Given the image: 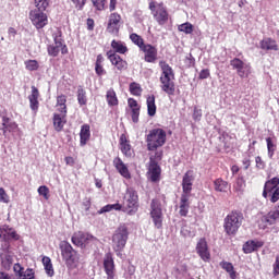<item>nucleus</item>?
<instances>
[{
  "label": "nucleus",
  "mask_w": 279,
  "mask_h": 279,
  "mask_svg": "<svg viewBox=\"0 0 279 279\" xmlns=\"http://www.w3.org/2000/svg\"><path fill=\"white\" fill-rule=\"evenodd\" d=\"M60 250L61 256L65 262L68 269H77V267L82 265V255H80V253H77V251H75L73 246L69 244V242H61Z\"/></svg>",
  "instance_id": "1"
},
{
  "label": "nucleus",
  "mask_w": 279,
  "mask_h": 279,
  "mask_svg": "<svg viewBox=\"0 0 279 279\" xmlns=\"http://www.w3.org/2000/svg\"><path fill=\"white\" fill-rule=\"evenodd\" d=\"M159 66L162 71L160 76L161 88L165 90V93H168V95H173V92L175 90V85L173 84L175 75L173 74V69H171L169 63L165 61H160Z\"/></svg>",
  "instance_id": "2"
},
{
  "label": "nucleus",
  "mask_w": 279,
  "mask_h": 279,
  "mask_svg": "<svg viewBox=\"0 0 279 279\" xmlns=\"http://www.w3.org/2000/svg\"><path fill=\"white\" fill-rule=\"evenodd\" d=\"M146 142L148 151H156L158 147H162L167 143V132L162 129H153L149 131Z\"/></svg>",
  "instance_id": "3"
},
{
  "label": "nucleus",
  "mask_w": 279,
  "mask_h": 279,
  "mask_svg": "<svg viewBox=\"0 0 279 279\" xmlns=\"http://www.w3.org/2000/svg\"><path fill=\"white\" fill-rule=\"evenodd\" d=\"M128 227L125 225L120 226L112 235V247L118 256H121V252H123L125 244L128 243Z\"/></svg>",
  "instance_id": "4"
},
{
  "label": "nucleus",
  "mask_w": 279,
  "mask_h": 279,
  "mask_svg": "<svg viewBox=\"0 0 279 279\" xmlns=\"http://www.w3.org/2000/svg\"><path fill=\"white\" fill-rule=\"evenodd\" d=\"M124 213L128 215H136L138 210V193L133 187H128L124 194Z\"/></svg>",
  "instance_id": "5"
},
{
  "label": "nucleus",
  "mask_w": 279,
  "mask_h": 279,
  "mask_svg": "<svg viewBox=\"0 0 279 279\" xmlns=\"http://www.w3.org/2000/svg\"><path fill=\"white\" fill-rule=\"evenodd\" d=\"M263 197L267 199L270 197L271 204H276L279 201V178L275 177L271 180L266 181L263 191Z\"/></svg>",
  "instance_id": "6"
},
{
  "label": "nucleus",
  "mask_w": 279,
  "mask_h": 279,
  "mask_svg": "<svg viewBox=\"0 0 279 279\" xmlns=\"http://www.w3.org/2000/svg\"><path fill=\"white\" fill-rule=\"evenodd\" d=\"M243 223V216L239 213H231L225 219V231L227 234H236L241 225Z\"/></svg>",
  "instance_id": "7"
},
{
  "label": "nucleus",
  "mask_w": 279,
  "mask_h": 279,
  "mask_svg": "<svg viewBox=\"0 0 279 279\" xmlns=\"http://www.w3.org/2000/svg\"><path fill=\"white\" fill-rule=\"evenodd\" d=\"M279 219V203L272 210H270L268 214L262 216V218L258 220V228L259 230H267L269 226H276Z\"/></svg>",
  "instance_id": "8"
},
{
  "label": "nucleus",
  "mask_w": 279,
  "mask_h": 279,
  "mask_svg": "<svg viewBox=\"0 0 279 279\" xmlns=\"http://www.w3.org/2000/svg\"><path fill=\"white\" fill-rule=\"evenodd\" d=\"M150 217L155 228H162V205L158 198H154L150 203Z\"/></svg>",
  "instance_id": "9"
},
{
  "label": "nucleus",
  "mask_w": 279,
  "mask_h": 279,
  "mask_svg": "<svg viewBox=\"0 0 279 279\" xmlns=\"http://www.w3.org/2000/svg\"><path fill=\"white\" fill-rule=\"evenodd\" d=\"M230 65L232 66V69L234 71H236V74L239 75V77H241L242 80H244L245 77H250L251 73H252V65H250V63H245L243 62L241 59L239 58H234L230 61Z\"/></svg>",
  "instance_id": "10"
},
{
  "label": "nucleus",
  "mask_w": 279,
  "mask_h": 279,
  "mask_svg": "<svg viewBox=\"0 0 279 279\" xmlns=\"http://www.w3.org/2000/svg\"><path fill=\"white\" fill-rule=\"evenodd\" d=\"M149 10L153 12V16L159 25H165L169 21V13H167V9L162 4L156 5V2H150Z\"/></svg>",
  "instance_id": "11"
},
{
  "label": "nucleus",
  "mask_w": 279,
  "mask_h": 279,
  "mask_svg": "<svg viewBox=\"0 0 279 279\" xmlns=\"http://www.w3.org/2000/svg\"><path fill=\"white\" fill-rule=\"evenodd\" d=\"M0 117L2 119V131L4 135L8 134V132H16L19 124L9 118L5 107H0Z\"/></svg>",
  "instance_id": "12"
},
{
  "label": "nucleus",
  "mask_w": 279,
  "mask_h": 279,
  "mask_svg": "<svg viewBox=\"0 0 279 279\" xmlns=\"http://www.w3.org/2000/svg\"><path fill=\"white\" fill-rule=\"evenodd\" d=\"M29 20L37 29H43V27H45L47 23H49L47 14H45L44 11L36 9L29 12Z\"/></svg>",
  "instance_id": "13"
},
{
  "label": "nucleus",
  "mask_w": 279,
  "mask_h": 279,
  "mask_svg": "<svg viewBox=\"0 0 279 279\" xmlns=\"http://www.w3.org/2000/svg\"><path fill=\"white\" fill-rule=\"evenodd\" d=\"M193 182H195V175L192 170L185 172L182 179V194L183 197H191V191H193Z\"/></svg>",
  "instance_id": "14"
},
{
  "label": "nucleus",
  "mask_w": 279,
  "mask_h": 279,
  "mask_svg": "<svg viewBox=\"0 0 279 279\" xmlns=\"http://www.w3.org/2000/svg\"><path fill=\"white\" fill-rule=\"evenodd\" d=\"M90 241H95V236L82 231L75 232L72 235V243L77 247H86Z\"/></svg>",
  "instance_id": "15"
},
{
  "label": "nucleus",
  "mask_w": 279,
  "mask_h": 279,
  "mask_svg": "<svg viewBox=\"0 0 279 279\" xmlns=\"http://www.w3.org/2000/svg\"><path fill=\"white\" fill-rule=\"evenodd\" d=\"M66 125V107H62L59 112L53 114V128L56 132H62Z\"/></svg>",
  "instance_id": "16"
},
{
  "label": "nucleus",
  "mask_w": 279,
  "mask_h": 279,
  "mask_svg": "<svg viewBox=\"0 0 279 279\" xmlns=\"http://www.w3.org/2000/svg\"><path fill=\"white\" fill-rule=\"evenodd\" d=\"M196 253L204 263H208V260H210V251L208 250V242L205 238L198 240L196 244Z\"/></svg>",
  "instance_id": "17"
},
{
  "label": "nucleus",
  "mask_w": 279,
  "mask_h": 279,
  "mask_svg": "<svg viewBox=\"0 0 279 279\" xmlns=\"http://www.w3.org/2000/svg\"><path fill=\"white\" fill-rule=\"evenodd\" d=\"M13 271L17 279H36L34 269L28 268L25 270V268L23 266H21V264H19V263L14 264Z\"/></svg>",
  "instance_id": "18"
},
{
  "label": "nucleus",
  "mask_w": 279,
  "mask_h": 279,
  "mask_svg": "<svg viewBox=\"0 0 279 279\" xmlns=\"http://www.w3.org/2000/svg\"><path fill=\"white\" fill-rule=\"evenodd\" d=\"M104 270L107 279H114L117 269L114 268V258H112V254L110 253L106 254L104 257Z\"/></svg>",
  "instance_id": "19"
},
{
  "label": "nucleus",
  "mask_w": 279,
  "mask_h": 279,
  "mask_svg": "<svg viewBox=\"0 0 279 279\" xmlns=\"http://www.w3.org/2000/svg\"><path fill=\"white\" fill-rule=\"evenodd\" d=\"M66 53L68 49H66V45H64L62 43V38L60 37H56L54 38V44L48 47V53L49 56H52V58H56L58 56V53Z\"/></svg>",
  "instance_id": "20"
},
{
  "label": "nucleus",
  "mask_w": 279,
  "mask_h": 279,
  "mask_svg": "<svg viewBox=\"0 0 279 279\" xmlns=\"http://www.w3.org/2000/svg\"><path fill=\"white\" fill-rule=\"evenodd\" d=\"M141 51L145 53L144 60L145 62L154 63L156 60H158V49L156 47L145 44L142 48Z\"/></svg>",
  "instance_id": "21"
},
{
  "label": "nucleus",
  "mask_w": 279,
  "mask_h": 279,
  "mask_svg": "<svg viewBox=\"0 0 279 279\" xmlns=\"http://www.w3.org/2000/svg\"><path fill=\"white\" fill-rule=\"evenodd\" d=\"M120 23L121 15H119V13H111L107 25V32H109V34H119L121 27Z\"/></svg>",
  "instance_id": "22"
},
{
  "label": "nucleus",
  "mask_w": 279,
  "mask_h": 279,
  "mask_svg": "<svg viewBox=\"0 0 279 279\" xmlns=\"http://www.w3.org/2000/svg\"><path fill=\"white\" fill-rule=\"evenodd\" d=\"M148 178L151 182H158V180H160V166L154 160V157H150Z\"/></svg>",
  "instance_id": "23"
},
{
  "label": "nucleus",
  "mask_w": 279,
  "mask_h": 279,
  "mask_svg": "<svg viewBox=\"0 0 279 279\" xmlns=\"http://www.w3.org/2000/svg\"><path fill=\"white\" fill-rule=\"evenodd\" d=\"M5 247L7 250H4L3 253L0 254L1 265L3 269L10 271V269L12 268V263H14V258L12 257V254H10V251H8L10 244L5 243Z\"/></svg>",
  "instance_id": "24"
},
{
  "label": "nucleus",
  "mask_w": 279,
  "mask_h": 279,
  "mask_svg": "<svg viewBox=\"0 0 279 279\" xmlns=\"http://www.w3.org/2000/svg\"><path fill=\"white\" fill-rule=\"evenodd\" d=\"M263 245H265V243L263 241L248 240L247 242H245L243 244L242 250H243L244 254H252L253 252L260 250V247H263Z\"/></svg>",
  "instance_id": "25"
},
{
  "label": "nucleus",
  "mask_w": 279,
  "mask_h": 279,
  "mask_svg": "<svg viewBox=\"0 0 279 279\" xmlns=\"http://www.w3.org/2000/svg\"><path fill=\"white\" fill-rule=\"evenodd\" d=\"M113 166L116 167L117 171L126 180H130L132 175L130 174V170L128 169V166L121 160V158L116 157L113 159Z\"/></svg>",
  "instance_id": "26"
},
{
  "label": "nucleus",
  "mask_w": 279,
  "mask_h": 279,
  "mask_svg": "<svg viewBox=\"0 0 279 279\" xmlns=\"http://www.w3.org/2000/svg\"><path fill=\"white\" fill-rule=\"evenodd\" d=\"M80 145L84 147L88 141H90V125L83 124L80 132Z\"/></svg>",
  "instance_id": "27"
},
{
  "label": "nucleus",
  "mask_w": 279,
  "mask_h": 279,
  "mask_svg": "<svg viewBox=\"0 0 279 279\" xmlns=\"http://www.w3.org/2000/svg\"><path fill=\"white\" fill-rule=\"evenodd\" d=\"M260 49L264 51H278V44L276 40L266 37L259 43Z\"/></svg>",
  "instance_id": "28"
},
{
  "label": "nucleus",
  "mask_w": 279,
  "mask_h": 279,
  "mask_svg": "<svg viewBox=\"0 0 279 279\" xmlns=\"http://www.w3.org/2000/svg\"><path fill=\"white\" fill-rule=\"evenodd\" d=\"M120 149L124 156H132V145H130V141H128L125 134L120 136Z\"/></svg>",
  "instance_id": "29"
},
{
  "label": "nucleus",
  "mask_w": 279,
  "mask_h": 279,
  "mask_svg": "<svg viewBox=\"0 0 279 279\" xmlns=\"http://www.w3.org/2000/svg\"><path fill=\"white\" fill-rule=\"evenodd\" d=\"M191 196H181V202H180V210L179 214L181 217H186L189 215V208H191Z\"/></svg>",
  "instance_id": "30"
},
{
  "label": "nucleus",
  "mask_w": 279,
  "mask_h": 279,
  "mask_svg": "<svg viewBox=\"0 0 279 279\" xmlns=\"http://www.w3.org/2000/svg\"><path fill=\"white\" fill-rule=\"evenodd\" d=\"M44 265V269L49 278H53L56 271L53 270V264L51 263V258L48 256H44L41 259Z\"/></svg>",
  "instance_id": "31"
},
{
  "label": "nucleus",
  "mask_w": 279,
  "mask_h": 279,
  "mask_svg": "<svg viewBox=\"0 0 279 279\" xmlns=\"http://www.w3.org/2000/svg\"><path fill=\"white\" fill-rule=\"evenodd\" d=\"M111 47L116 51V53H128V46H125V43L121 40H112Z\"/></svg>",
  "instance_id": "32"
},
{
  "label": "nucleus",
  "mask_w": 279,
  "mask_h": 279,
  "mask_svg": "<svg viewBox=\"0 0 279 279\" xmlns=\"http://www.w3.org/2000/svg\"><path fill=\"white\" fill-rule=\"evenodd\" d=\"M215 191H218L219 193H227L230 185H228L227 181H223L222 179H217L214 182Z\"/></svg>",
  "instance_id": "33"
},
{
  "label": "nucleus",
  "mask_w": 279,
  "mask_h": 279,
  "mask_svg": "<svg viewBox=\"0 0 279 279\" xmlns=\"http://www.w3.org/2000/svg\"><path fill=\"white\" fill-rule=\"evenodd\" d=\"M1 234L9 236V239H14V241H19V234H16V231L8 226L2 227Z\"/></svg>",
  "instance_id": "34"
},
{
  "label": "nucleus",
  "mask_w": 279,
  "mask_h": 279,
  "mask_svg": "<svg viewBox=\"0 0 279 279\" xmlns=\"http://www.w3.org/2000/svg\"><path fill=\"white\" fill-rule=\"evenodd\" d=\"M220 267H222V269H226L231 279H236V271H234V266L232 265V263L222 262L220 264Z\"/></svg>",
  "instance_id": "35"
},
{
  "label": "nucleus",
  "mask_w": 279,
  "mask_h": 279,
  "mask_svg": "<svg viewBox=\"0 0 279 279\" xmlns=\"http://www.w3.org/2000/svg\"><path fill=\"white\" fill-rule=\"evenodd\" d=\"M38 97H40L38 88H36V86H32V94L28 97L31 106H38Z\"/></svg>",
  "instance_id": "36"
},
{
  "label": "nucleus",
  "mask_w": 279,
  "mask_h": 279,
  "mask_svg": "<svg viewBox=\"0 0 279 279\" xmlns=\"http://www.w3.org/2000/svg\"><path fill=\"white\" fill-rule=\"evenodd\" d=\"M107 58L108 60H110L113 66H117L120 63V61L123 60L119 54L114 53L112 50L107 52Z\"/></svg>",
  "instance_id": "37"
},
{
  "label": "nucleus",
  "mask_w": 279,
  "mask_h": 279,
  "mask_svg": "<svg viewBox=\"0 0 279 279\" xmlns=\"http://www.w3.org/2000/svg\"><path fill=\"white\" fill-rule=\"evenodd\" d=\"M130 39L132 40V43H134L140 49L145 45V40L143 39V37H141V35L132 33L130 35Z\"/></svg>",
  "instance_id": "38"
},
{
  "label": "nucleus",
  "mask_w": 279,
  "mask_h": 279,
  "mask_svg": "<svg viewBox=\"0 0 279 279\" xmlns=\"http://www.w3.org/2000/svg\"><path fill=\"white\" fill-rule=\"evenodd\" d=\"M26 71H38L40 64H38L37 60H26L24 62Z\"/></svg>",
  "instance_id": "39"
},
{
  "label": "nucleus",
  "mask_w": 279,
  "mask_h": 279,
  "mask_svg": "<svg viewBox=\"0 0 279 279\" xmlns=\"http://www.w3.org/2000/svg\"><path fill=\"white\" fill-rule=\"evenodd\" d=\"M130 93H131V95H135L136 97H141V94L143 93V88L141 87V84L131 83L130 84Z\"/></svg>",
  "instance_id": "40"
},
{
  "label": "nucleus",
  "mask_w": 279,
  "mask_h": 279,
  "mask_svg": "<svg viewBox=\"0 0 279 279\" xmlns=\"http://www.w3.org/2000/svg\"><path fill=\"white\" fill-rule=\"evenodd\" d=\"M128 112H131L132 121H133V123H136L138 121L140 114H141V108L131 106L128 109Z\"/></svg>",
  "instance_id": "41"
},
{
  "label": "nucleus",
  "mask_w": 279,
  "mask_h": 279,
  "mask_svg": "<svg viewBox=\"0 0 279 279\" xmlns=\"http://www.w3.org/2000/svg\"><path fill=\"white\" fill-rule=\"evenodd\" d=\"M266 143H267L268 156L269 158H274V154L276 153V144L274 143V140H271V137H267Z\"/></svg>",
  "instance_id": "42"
},
{
  "label": "nucleus",
  "mask_w": 279,
  "mask_h": 279,
  "mask_svg": "<svg viewBox=\"0 0 279 279\" xmlns=\"http://www.w3.org/2000/svg\"><path fill=\"white\" fill-rule=\"evenodd\" d=\"M107 101L109 106H117L119 104V100L117 99V94L114 90H109L107 93Z\"/></svg>",
  "instance_id": "43"
},
{
  "label": "nucleus",
  "mask_w": 279,
  "mask_h": 279,
  "mask_svg": "<svg viewBox=\"0 0 279 279\" xmlns=\"http://www.w3.org/2000/svg\"><path fill=\"white\" fill-rule=\"evenodd\" d=\"M179 32L183 34H193V24L186 22L178 26Z\"/></svg>",
  "instance_id": "44"
},
{
  "label": "nucleus",
  "mask_w": 279,
  "mask_h": 279,
  "mask_svg": "<svg viewBox=\"0 0 279 279\" xmlns=\"http://www.w3.org/2000/svg\"><path fill=\"white\" fill-rule=\"evenodd\" d=\"M35 5L37 8L35 10H40L41 12H45V10L49 8V0H35Z\"/></svg>",
  "instance_id": "45"
},
{
  "label": "nucleus",
  "mask_w": 279,
  "mask_h": 279,
  "mask_svg": "<svg viewBox=\"0 0 279 279\" xmlns=\"http://www.w3.org/2000/svg\"><path fill=\"white\" fill-rule=\"evenodd\" d=\"M181 234H182V236H185V239L193 238V236H195V231H192L191 227H189V226H183L181 229Z\"/></svg>",
  "instance_id": "46"
},
{
  "label": "nucleus",
  "mask_w": 279,
  "mask_h": 279,
  "mask_svg": "<svg viewBox=\"0 0 279 279\" xmlns=\"http://www.w3.org/2000/svg\"><path fill=\"white\" fill-rule=\"evenodd\" d=\"M111 210H121V204L106 205L100 209V213H110Z\"/></svg>",
  "instance_id": "47"
},
{
  "label": "nucleus",
  "mask_w": 279,
  "mask_h": 279,
  "mask_svg": "<svg viewBox=\"0 0 279 279\" xmlns=\"http://www.w3.org/2000/svg\"><path fill=\"white\" fill-rule=\"evenodd\" d=\"M233 189L236 193H243V189H245V181L242 178H239L233 185Z\"/></svg>",
  "instance_id": "48"
},
{
  "label": "nucleus",
  "mask_w": 279,
  "mask_h": 279,
  "mask_svg": "<svg viewBox=\"0 0 279 279\" xmlns=\"http://www.w3.org/2000/svg\"><path fill=\"white\" fill-rule=\"evenodd\" d=\"M77 100L81 106H86V90L78 88Z\"/></svg>",
  "instance_id": "49"
},
{
  "label": "nucleus",
  "mask_w": 279,
  "mask_h": 279,
  "mask_svg": "<svg viewBox=\"0 0 279 279\" xmlns=\"http://www.w3.org/2000/svg\"><path fill=\"white\" fill-rule=\"evenodd\" d=\"M0 203L10 204V195H8L3 187H0Z\"/></svg>",
  "instance_id": "50"
},
{
  "label": "nucleus",
  "mask_w": 279,
  "mask_h": 279,
  "mask_svg": "<svg viewBox=\"0 0 279 279\" xmlns=\"http://www.w3.org/2000/svg\"><path fill=\"white\" fill-rule=\"evenodd\" d=\"M37 191L45 199H49V187L47 185L39 186Z\"/></svg>",
  "instance_id": "51"
},
{
  "label": "nucleus",
  "mask_w": 279,
  "mask_h": 279,
  "mask_svg": "<svg viewBox=\"0 0 279 279\" xmlns=\"http://www.w3.org/2000/svg\"><path fill=\"white\" fill-rule=\"evenodd\" d=\"M93 5L96 8V10L100 11L106 8V0H92Z\"/></svg>",
  "instance_id": "52"
},
{
  "label": "nucleus",
  "mask_w": 279,
  "mask_h": 279,
  "mask_svg": "<svg viewBox=\"0 0 279 279\" xmlns=\"http://www.w3.org/2000/svg\"><path fill=\"white\" fill-rule=\"evenodd\" d=\"M193 119L194 121H199V119H202V109L198 107L194 108Z\"/></svg>",
  "instance_id": "53"
},
{
  "label": "nucleus",
  "mask_w": 279,
  "mask_h": 279,
  "mask_svg": "<svg viewBox=\"0 0 279 279\" xmlns=\"http://www.w3.org/2000/svg\"><path fill=\"white\" fill-rule=\"evenodd\" d=\"M272 267H274V270H272L274 276H279V254L276 256V262Z\"/></svg>",
  "instance_id": "54"
},
{
  "label": "nucleus",
  "mask_w": 279,
  "mask_h": 279,
  "mask_svg": "<svg viewBox=\"0 0 279 279\" xmlns=\"http://www.w3.org/2000/svg\"><path fill=\"white\" fill-rule=\"evenodd\" d=\"M210 77V71L208 69L202 70L199 73V80H208Z\"/></svg>",
  "instance_id": "55"
},
{
  "label": "nucleus",
  "mask_w": 279,
  "mask_h": 279,
  "mask_svg": "<svg viewBox=\"0 0 279 279\" xmlns=\"http://www.w3.org/2000/svg\"><path fill=\"white\" fill-rule=\"evenodd\" d=\"M116 68L118 71H125V69H128V61L122 59V61H120Z\"/></svg>",
  "instance_id": "56"
},
{
  "label": "nucleus",
  "mask_w": 279,
  "mask_h": 279,
  "mask_svg": "<svg viewBox=\"0 0 279 279\" xmlns=\"http://www.w3.org/2000/svg\"><path fill=\"white\" fill-rule=\"evenodd\" d=\"M255 162H256L257 169H265V161H263V158H260L259 156H257V157L255 158Z\"/></svg>",
  "instance_id": "57"
},
{
  "label": "nucleus",
  "mask_w": 279,
  "mask_h": 279,
  "mask_svg": "<svg viewBox=\"0 0 279 279\" xmlns=\"http://www.w3.org/2000/svg\"><path fill=\"white\" fill-rule=\"evenodd\" d=\"M57 106H66V96L64 95L58 96Z\"/></svg>",
  "instance_id": "58"
},
{
  "label": "nucleus",
  "mask_w": 279,
  "mask_h": 279,
  "mask_svg": "<svg viewBox=\"0 0 279 279\" xmlns=\"http://www.w3.org/2000/svg\"><path fill=\"white\" fill-rule=\"evenodd\" d=\"M95 71H96L97 75L106 74V70H104V65H101V64H95Z\"/></svg>",
  "instance_id": "59"
},
{
  "label": "nucleus",
  "mask_w": 279,
  "mask_h": 279,
  "mask_svg": "<svg viewBox=\"0 0 279 279\" xmlns=\"http://www.w3.org/2000/svg\"><path fill=\"white\" fill-rule=\"evenodd\" d=\"M73 3L78 8V10H82L84 5H86V0H72Z\"/></svg>",
  "instance_id": "60"
},
{
  "label": "nucleus",
  "mask_w": 279,
  "mask_h": 279,
  "mask_svg": "<svg viewBox=\"0 0 279 279\" xmlns=\"http://www.w3.org/2000/svg\"><path fill=\"white\" fill-rule=\"evenodd\" d=\"M0 279H15L14 275H10L5 271H0Z\"/></svg>",
  "instance_id": "61"
},
{
  "label": "nucleus",
  "mask_w": 279,
  "mask_h": 279,
  "mask_svg": "<svg viewBox=\"0 0 279 279\" xmlns=\"http://www.w3.org/2000/svg\"><path fill=\"white\" fill-rule=\"evenodd\" d=\"M148 116L156 117V106H148Z\"/></svg>",
  "instance_id": "62"
},
{
  "label": "nucleus",
  "mask_w": 279,
  "mask_h": 279,
  "mask_svg": "<svg viewBox=\"0 0 279 279\" xmlns=\"http://www.w3.org/2000/svg\"><path fill=\"white\" fill-rule=\"evenodd\" d=\"M147 106H156V98L154 96L147 97Z\"/></svg>",
  "instance_id": "63"
},
{
  "label": "nucleus",
  "mask_w": 279,
  "mask_h": 279,
  "mask_svg": "<svg viewBox=\"0 0 279 279\" xmlns=\"http://www.w3.org/2000/svg\"><path fill=\"white\" fill-rule=\"evenodd\" d=\"M87 28L93 31L95 28V21L93 19H87Z\"/></svg>",
  "instance_id": "64"
}]
</instances>
